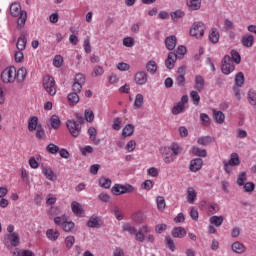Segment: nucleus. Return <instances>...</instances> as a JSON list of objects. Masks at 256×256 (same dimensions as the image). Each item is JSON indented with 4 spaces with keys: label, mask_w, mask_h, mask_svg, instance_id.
I'll list each match as a JSON object with an SVG mask.
<instances>
[{
    "label": "nucleus",
    "mask_w": 256,
    "mask_h": 256,
    "mask_svg": "<svg viewBox=\"0 0 256 256\" xmlns=\"http://www.w3.org/2000/svg\"><path fill=\"white\" fill-rule=\"evenodd\" d=\"M10 15L12 17H18L17 29L21 30L25 27V23H27V11L21 8V4H19V2H13L10 5Z\"/></svg>",
    "instance_id": "nucleus-1"
},
{
    "label": "nucleus",
    "mask_w": 256,
    "mask_h": 256,
    "mask_svg": "<svg viewBox=\"0 0 256 256\" xmlns=\"http://www.w3.org/2000/svg\"><path fill=\"white\" fill-rule=\"evenodd\" d=\"M42 85L48 95H51V97H55V95H57V85L55 84V78L51 76H45L43 78Z\"/></svg>",
    "instance_id": "nucleus-2"
},
{
    "label": "nucleus",
    "mask_w": 256,
    "mask_h": 256,
    "mask_svg": "<svg viewBox=\"0 0 256 256\" xmlns=\"http://www.w3.org/2000/svg\"><path fill=\"white\" fill-rule=\"evenodd\" d=\"M205 29H207V27L202 21L194 22L190 28V35L196 39H201V37L205 35Z\"/></svg>",
    "instance_id": "nucleus-3"
},
{
    "label": "nucleus",
    "mask_w": 256,
    "mask_h": 256,
    "mask_svg": "<svg viewBox=\"0 0 256 256\" xmlns=\"http://www.w3.org/2000/svg\"><path fill=\"white\" fill-rule=\"evenodd\" d=\"M223 165H224V171L225 173H231V171H233L231 168L232 167H239V165H241V159L239 158V154L233 152L230 155V159L229 161L224 160L223 161Z\"/></svg>",
    "instance_id": "nucleus-4"
},
{
    "label": "nucleus",
    "mask_w": 256,
    "mask_h": 256,
    "mask_svg": "<svg viewBox=\"0 0 256 256\" xmlns=\"http://www.w3.org/2000/svg\"><path fill=\"white\" fill-rule=\"evenodd\" d=\"M55 225H60L65 231V233H70V231H73L75 229V223L72 221H67V216H58L54 218Z\"/></svg>",
    "instance_id": "nucleus-5"
},
{
    "label": "nucleus",
    "mask_w": 256,
    "mask_h": 256,
    "mask_svg": "<svg viewBox=\"0 0 256 256\" xmlns=\"http://www.w3.org/2000/svg\"><path fill=\"white\" fill-rule=\"evenodd\" d=\"M133 191H135V188L131 184H115L111 189L112 194L116 196L133 193Z\"/></svg>",
    "instance_id": "nucleus-6"
},
{
    "label": "nucleus",
    "mask_w": 256,
    "mask_h": 256,
    "mask_svg": "<svg viewBox=\"0 0 256 256\" xmlns=\"http://www.w3.org/2000/svg\"><path fill=\"white\" fill-rule=\"evenodd\" d=\"M3 83H15V66L4 69L1 73Z\"/></svg>",
    "instance_id": "nucleus-7"
},
{
    "label": "nucleus",
    "mask_w": 256,
    "mask_h": 256,
    "mask_svg": "<svg viewBox=\"0 0 256 256\" xmlns=\"http://www.w3.org/2000/svg\"><path fill=\"white\" fill-rule=\"evenodd\" d=\"M66 127L72 137L77 138L81 135V124L77 123V121L67 120Z\"/></svg>",
    "instance_id": "nucleus-8"
},
{
    "label": "nucleus",
    "mask_w": 256,
    "mask_h": 256,
    "mask_svg": "<svg viewBox=\"0 0 256 256\" xmlns=\"http://www.w3.org/2000/svg\"><path fill=\"white\" fill-rule=\"evenodd\" d=\"M221 71L224 75H231L235 71V65L231 62V56L226 55L224 57Z\"/></svg>",
    "instance_id": "nucleus-9"
},
{
    "label": "nucleus",
    "mask_w": 256,
    "mask_h": 256,
    "mask_svg": "<svg viewBox=\"0 0 256 256\" xmlns=\"http://www.w3.org/2000/svg\"><path fill=\"white\" fill-rule=\"evenodd\" d=\"M83 85H85V75L77 74L74 78V83L72 84L73 93L79 94L81 89H83Z\"/></svg>",
    "instance_id": "nucleus-10"
},
{
    "label": "nucleus",
    "mask_w": 256,
    "mask_h": 256,
    "mask_svg": "<svg viewBox=\"0 0 256 256\" xmlns=\"http://www.w3.org/2000/svg\"><path fill=\"white\" fill-rule=\"evenodd\" d=\"M19 233L13 232L12 234H7L4 237V243L6 247H9L11 245L12 247H17L19 245Z\"/></svg>",
    "instance_id": "nucleus-11"
},
{
    "label": "nucleus",
    "mask_w": 256,
    "mask_h": 256,
    "mask_svg": "<svg viewBox=\"0 0 256 256\" xmlns=\"http://www.w3.org/2000/svg\"><path fill=\"white\" fill-rule=\"evenodd\" d=\"M134 81L136 85H147L149 81V75L145 71H139L134 75Z\"/></svg>",
    "instance_id": "nucleus-12"
},
{
    "label": "nucleus",
    "mask_w": 256,
    "mask_h": 256,
    "mask_svg": "<svg viewBox=\"0 0 256 256\" xmlns=\"http://www.w3.org/2000/svg\"><path fill=\"white\" fill-rule=\"evenodd\" d=\"M147 233H151V230L149 229V226L144 225L140 227L138 231L136 230V233H134L135 239L139 241V243H143L145 241V234Z\"/></svg>",
    "instance_id": "nucleus-13"
},
{
    "label": "nucleus",
    "mask_w": 256,
    "mask_h": 256,
    "mask_svg": "<svg viewBox=\"0 0 256 256\" xmlns=\"http://www.w3.org/2000/svg\"><path fill=\"white\" fill-rule=\"evenodd\" d=\"M27 79V68L21 67L18 70L15 68V81L23 83Z\"/></svg>",
    "instance_id": "nucleus-14"
},
{
    "label": "nucleus",
    "mask_w": 256,
    "mask_h": 256,
    "mask_svg": "<svg viewBox=\"0 0 256 256\" xmlns=\"http://www.w3.org/2000/svg\"><path fill=\"white\" fill-rule=\"evenodd\" d=\"M102 225L103 222L101 221V218L96 215L91 216L87 222V226L92 229H99Z\"/></svg>",
    "instance_id": "nucleus-15"
},
{
    "label": "nucleus",
    "mask_w": 256,
    "mask_h": 256,
    "mask_svg": "<svg viewBox=\"0 0 256 256\" xmlns=\"http://www.w3.org/2000/svg\"><path fill=\"white\" fill-rule=\"evenodd\" d=\"M203 168V159L196 158L190 161V171L192 173H197V171H201Z\"/></svg>",
    "instance_id": "nucleus-16"
},
{
    "label": "nucleus",
    "mask_w": 256,
    "mask_h": 256,
    "mask_svg": "<svg viewBox=\"0 0 256 256\" xmlns=\"http://www.w3.org/2000/svg\"><path fill=\"white\" fill-rule=\"evenodd\" d=\"M194 89H196V91H199V93H201V91L205 89V78H203V76L201 75L195 76Z\"/></svg>",
    "instance_id": "nucleus-17"
},
{
    "label": "nucleus",
    "mask_w": 256,
    "mask_h": 256,
    "mask_svg": "<svg viewBox=\"0 0 256 256\" xmlns=\"http://www.w3.org/2000/svg\"><path fill=\"white\" fill-rule=\"evenodd\" d=\"M231 249L234 253H237L238 255H243V253L247 251V247L245 246V244L239 241L232 243Z\"/></svg>",
    "instance_id": "nucleus-18"
},
{
    "label": "nucleus",
    "mask_w": 256,
    "mask_h": 256,
    "mask_svg": "<svg viewBox=\"0 0 256 256\" xmlns=\"http://www.w3.org/2000/svg\"><path fill=\"white\" fill-rule=\"evenodd\" d=\"M241 43L243 47H247L248 49H250V47H253V45L255 44V37L251 34H246L242 36Z\"/></svg>",
    "instance_id": "nucleus-19"
},
{
    "label": "nucleus",
    "mask_w": 256,
    "mask_h": 256,
    "mask_svg": "<svg viewBox=\"0 0 256 256\" xmlns=\"http://www.w3.org/2000/svg\"><path fill=\"white\" fill-rule=\"evenodd\" d=\"M165 45H166V49H168V51H173V49H175V47H177V37L175 35L166 37Z\"/></svg>",
    "instance_id": "nucleus-20"
},
{
    "label": "nucleus",
    "mask_w": 256,
    "mask_h": 256,
    "mask_svg": "<svg viewBox=\"0 0 256 256\" xmlns=\"http://www.w3.org/2000/svg\"><path fill=\"white\" fill-rule=\"evenodd\" d=\"M41 169L43 175L46 177V179H48V181H55V179H57V175H55L53 169L47 166H42Z\"/></svg>",
    "instance_id": "nucleus-21"
},
{
    "label": "nucleus",
    "mask_w": 256,
    "mask_h": 256,
    "mask_svg": "<svg viewBox=\"0 0 256 256\" xmlns=\"http://www.w3.org/2000/svg\"><path fill=\"white\" fill-rule=\"evenodd\" d=\"M39 118L36 116H32L28 119V131L30 133H33V131L37 130L39 128Z\"/></svg>",
    "instance_id": "nucleus-22"
},
{
    "label": "nucleus",
    "mask_w": 256,
    "mask_h": 256,
    "mask_svg": "<svg viewBox=\"0 0 256 256\" xmlns=\"http://www.w3.org/2000/svg\"><path fill=\"white\" fill-rule=\"evenodd\" d=\"M171 235L176 239H183L187 236V230L183 227H176L172 230Z\"/></svg>",
    "instance_id": "nucleus-23"
},
{
    "label": "nucleus",
    "mask_w": 256,
    "mask_h": 256,
    "mask_svg": "<svg viewBox=\"0 0 256 256\" xmlns=\"http://www.w3.org/2000/svg\"><path fill=\"white\" fill-rule=\"evenodd\" d=\"M175 61H177V54L170 52L165 60L167 69H173V67H175Z\"/></svg>",
    "instance_id": "nucleus-24"
},
{
    "label": "nucleus",
    "mask_w": 256,
    "mask_h": 256,
    "mask_svg": "<svg viewBox=\"0 0 256 256\" xmlns=\"http://www.w3.org/2000/svg\"><path fill=\"white\" fill-rule=\"evenodd\" d=\"M135 133V126L133 124H127L123 129H122V137L123 139H127V137H131Z\"/></svg>",
    "instance_id": "nucleus-25"
},
{
    "label": "nucleus",
    "mask_w": 256,
    "mask_h": 256,
    "mask_svg": "<svg viewBox=\"0 0 256 256\" xmlns=\"http://www.w3.org/2000/svg\"><path fill=\"white\" fill-rule=\"evenodd\" d=\"M67 99L71 107H75V105H77V103L80 101L79 94H77V92H70Z\"/></svg>",
    "instance_id": "nucleus-26"
},
{
    "label": "nucleus",
    "mask_w": 256,
    "mask_h": 256,
    "mask_svg": "<svg viewBox=\"0 0 256 256\" xmlns=\"http://www.w3.org/2000/svg\"><path fill=\"white\" fill-rule=\"evenodd\" d=\"M60 236L61 233H59L57 229H48L46 231V237L49 239V241H57Z\"/></svg>",
    "instance_id": "nucleus-27"
},
{
    "label": "nucleus",
    "mask_w": 256,
    "mask_h": 256,
    "mask_svg": "<svg viewBox=\"0 0 256 256\" xmlns=\"http://www.w3.org/2000/svg\"><path fill=\"white\" fill-rule=\"evenodd\" d=\"M16 47L18 51H25V48L27 47V37H25L24 34H21L18 38Z\"/></svg>",
    "instance_id": "nucleus-28"
},
{
    "label": "nucleus",
    "mask_w": 256,
    "mask_h": 256,
    "mask_svg": "<svg viewBox=\"0 0 256 256\" xmlns=\"http://www.w3.org/2000/svg\"><path fill=\"white\" fill-rule=\"evenodd\" d=\"M208 38L211 43H214V44L219 43V38H220L219 30H217V28H212L210 30Z\"/></svg>",
    "instance_id": "nucleus-29"
},
{
    "label": "nucleus",
    "mask_w": 256,
    "mask_h": 256,
    "mask_svg": "<svg viewBox=\"0 0 256 256\" xmlns=\"http://www.w3.org/2000/svg\"><path fill=\"white\" fill-rule=\"evenodd\" d=\"M71 209L75 215H83V206L79 202L73 201L71 203Z\"/></svg>",
    "instance_id": "nucleus-30"
},
{
    "label": "nucleus",
    "mask_w": 256,
    "mask_h": 256,
    "mask_svg": "<svg viewBox=\"0 0 256 256\" xmlns=\"http://www.w3.org/2000/svg\"><path fill=\"white\" fill-rule=\"evenodd\" d=\"M146 71L150 73V75H155L157 73V62L155 60H150L146 63Z\"/></svg>",
    "instance_id": "nucleus-31"
},
{
    "label": "nucleus",
    "mask_w": 256,
    "mask_h": 256,
    "mask_svg": "<svg viewBox=\"0 0 256 256\" xmlns=\"http://www.w3.org/2000/svg\"><path fill=\"white\" fill-rule=\"evenodd\" d=\"M187 201L191 204H193L194 201H197V192L195 191V188L189 187L187 189Z\"/></svg>",
    "instance_id": "nucleus-32"
},
{
    "label": "nucleus",
    "mask_w": 256,
    "mask_h": 256,
    "mask_svg": "<svg viewBox=\"0 0 256 256\" xmlns=\"http://www.w3.org/2000/svg\"><path fill=\"white\" fill-rule=\"evenodd\" d=\"M187 5L192 11L201 9V0H187Z\"/></svg>",
    "instance_id": "nucleus-33"
},
{
    "label": "nucleus",
    "mask_w": 256,
    "mask_h": 256,
    "mask_svg": "<svg viewBox=\"0 0 256 256\" xmlns=\"http://www.w3.org/2000/svg\"><path fill=\"white\" fill-rule=\"evenodd\" d=\"M122 230L126 233H129L130 235H135V233H137V228L131 225L129 222H126L122 225Z\"/></svg>",
    "instance_id": "nucleus-34"
},
{
    "label": "nucleus",
    "mask_w": 256,
    "mask_h": 256,
    "mask_svg": "<svg viewBox=\"0 0 256 256\" xmlns=\"http://www.w3.org/2000/svg\"><path fill=\"white\" fill-rule=\"evenodd\" d=\"M245 83V75L243 74V72H238L235 75V87H243Z\"/></svg>",
    "instance_id": "nucleus-35"
},
{
    "label": "nucleus",
    "mask_w": 256,
    "mask_h": 256,
    "mask_svg": "<svg viewBox=\"0 0 256 256\" xmlns=\"http://www.w3.org/2000/svg\"><path fill=\"white\" fill-rule=\"evenodd\" d=\"M172 115H181V113H185V106L179 103H176L171 109Z\"/></svg>",
    "instance_id": "nucleus-36"
},
{
    "label": "nucleus",
    "mask_w": 256,
    "mask_h": 256,
    "mask_svg": "<svg viewBox=\"0 0 256 256\" xmlns=\"http://www.w3.org/2000/svg\"><path fill=\"white\" fill-rule=\"evenodd\" d=\"M211 225H215V227H221L223 225L224 218L223 216H212L209 219Z\"/></svg>",
    "instance_id": "nucleus-37"
},
{
    "label": "nucleus",
    "mask_w": 256,
    "mask_h": 256,
    "mask_svg": "<svg viewBox=\"0 0 256 256\" xmlns=\"http://www.w3.org/2000/svg\"><path fill=\"white\" fill-rule=\"evenodd\" d=\"M213 117L219 124L225 123V114L221 111L213 110Z\"/></svg>",
    "instance_id": "nucleus-38"
},
{
    "label": "nucleus",
    "mask_w": 256,
    "mask_h": 256,
    "mask_svg": "<svg viewBox=\"0 0 256 256\" xmlns=\"http://www.w3.org/2000/svg\"><path fill=\"white\" fill-rule=\"evenodd\" d=\"M198 145L207 146L213 143V138L211 136H202L197 139Z\"/></svg>",
    "instance_id": "nucleus-39"
},
{
    "label": "nucleus",
    "mask_w": 256,
    "mask_h": 256,
    "mask_svg": "<svg viewBox=\"0 0 256 256\" xmlns=\"http://www.w3.org/2000/svg\"><path fill=\"white\" fill-rule=\"evenodd\" d=\"M192 153L196 157H207V150L201 149V148H199L197 146L192 147Z\"/></svg>",
    "instance_id": "nucleus-40"
},
{
    "label": "nucleus",
    "mask_w": 256,
    "mask_h": 256,
    "mask_svg": "<svg viewBox=\"0 0 256 256\" xmlns=\"http://www.w3.org/2000/svg\"><path fill=\"white\" fill-rule=\"evenodd\" d=\"M50 125L52 129H59V127H61V120L59 119V116L53 115L50 118Z\"/></svg>",
    "instance_id": "nucleus-41"
},
{
    "label": "nucleus",
    "mask_w": 256,
    "mask_h": 256,
    "mask_svg": "<svg viewBox=\"0 0 256 256\" xmlns=\"http://www.w3.org/2000/svg\"><path fill=\"white\" fill-rule=\"evenodd\" d=\"M190 99L192 100L193 105H199L201 103V96H199V92L193 90L190 92Z\"/></svg>",
    "instance_id": "nucleus-42"
},
{
    "label": "nucleus",
    "mask_w": 256,
    "mask_h": 256,
    "mask_svg": "<svg viewBox=\"0 0 256 256\" xmlns=\"http://www.w3.org/2000/svg\"><path fill=\"white\" fill-rule=\"evenodd\" d=\"M111 179L107 178V177H101L99 179V185L100 187H102L103 189H110L111 188Z\"/></svg>",
    "instance_id": "nucleus-43"
},
{
    "label": "nucleus",
    "mask_w": 256,
    "mask_h": 256,
    "mask_svg": "<svg viewBox=\"0 0 256 256\" xmlns=\"http://www.w3.org/2000/svg\"><path fill=\"white\" fill-rule=\"evenodd\" d=\"M245 181H247V172H240L236 180L238 187H243Z\"/></svg>",
    "instance_id": "nucleus-44"
},
{
    "label": "nucleus",
    "mask_w": 256,
    "mask_h": 256,
    "mask_svg": "<svg viewBox=\"0 0 256 256\" xmlns=\"http://www.w3.org/2000/svg\"><path fill=\"white\" fill-rule=\"evenodd\" d=\"M170 150L172 151V156L177 157V155H181V151H183V148H181V146H179V144L173 143L170 146Z\"/></svg>",
    "instance_id": "nucleus-45"
},
{
    "label": "nucleus",
    "mask_w": 256,
    "mask_h": 256,
    "mask_svg": "<svg viewBox=\"0 0 256 256\" xmlns=\"http://www.w3.org/2000/svg\"><path fill=\"white\" fill-rule=\"evenodd\" d=\"M230 55H231L230 61H231V59H232V61H233L234 63H236V65H239V63H241V54H239V53L237 52V50H232V51L230 52Z\"/></svg>",
    "instance_id": "nucleus-46"
},
{
    "label": "nucleus",
    "mask_w": 256,
    "mask_h": 256,
    "mask_svg": "<svg viewBox=\"0 0 256 256\" xmlns=\"http://www.w3.org/2000/svg\"><path fill=\"white\" fill-rule=\"evenodd\" d=\"M88 135L91 141H93L96 144L99 143V140H97V129H95V127H90L88 129Z\"/></svg>",
    "instance_id": "nucleus-47"
},
{
    "label": "nucleus",
    "mask_w": 256,
    "mask_h": 256,
    "mask_svg": "<svg viewBox=\"0 0 256 256\" xmlns=\"http://www.w3.org/2000/svg\"><path fill=\"white\" fill-rule=\"evenodd\" d=\"M156 203H157V209L159 211H163L166 207V204H165V198L163 196H158L156 198Z\"/></svg>",
    "instance_id": "nucleus-48"
},
{
    "label": "nucleus",
    "mask_w": 256,
    "mask_h": 256,
    "mask_svg": "<svg viewBox=\"0 0 256 256\" xmlns=\"http://www.w3.org/2000/svg\"><path fill=\"white\" fill-rule=\"evenodd\" d=\"M123 123V119L116 117L113 120L112 129L114 131H121V124Z\"/></svg>",
    "instance_id": "nucleus-49"
},
{
    "label": "nucleus",
    "mask_w": 256,
    "mask_h": 256,
    "mask_svg": "<svg viewBox=\"0 0 256 256\" xmlns=\"http://www.w3.org/2000/svg\"><path fill=\"white\" fill-rule=\"evenodd\" d=\"M36 131V139H45V128H43V125H39Z\"/></svg>",
    "instance_id": "nucleus-50"
},
{
    "label": "nucleus",
    "mask_w": 256,
    "mask_h": 256,
    "mask_svg": "<svg viewBox=\"0 0 256 256\" xmlns=\"http://www.w3.org/2000/svg\"><path fill=\"white\" fill-rule=\"evenodd\" d=\"M46 151H48L51 155H57V153H59V146L50 143L47 147H46Z\"/></svg>",
    "instance_id": "nucleus-51"
},
{
    "label": "nucleus",
    "mask_w": 256,
    "mask_h": 256,
    "mask_svg": "<svg viewBox=\"0 0 256 256\" xmlns=\"http://www.w3.org/2000/svg\"><path fill=\"white\" fill-rule=\"evenodd\" d=\"M242 187L245 193H253L255 191V183L253 182H246Z\"/></svg>",
    "instance_id": "nucleus-52"
},
{
    "label": "nucleus",
    "mask_w": 256,
    "mask_h": 256,
    "mask_svg": "<svg viewBox=\"0 0 256 256\" xmlns=\"http://www.w3.org/2000/svg\"><path fill=\"white\" fill-rule=\"evenodd\" d=\"M14 59L16 63H23L25 61V55L23 54V50H18L14 54Z\"/></svg>",
    "instance_id": "nucleus-53"
},
{
    "label": "nucleus",
    "mask_w": 256,
    "mask_h": 256,
    "mask_svg": "<svg viewBox=\"0 0 256 256\" xmlns=\"http://www.w3.org/2000/svg\"><path fill=\"white\" fill-rule=\"evenodd\" d=\"M185 53H187V48L185 46H179L176 51V59H183L185 56Z\"/></svg>",
    "instance_id": "nucleus-54"
},
{
    "label": "nucleus",
    "mask_w": 256,
    "mask_h": 256,
    "mask_svg": "<svg viewBox=\"0 0 256 256\" xmlns=\"http://www.w3.org/2000/svg\"><path fill=\"white\" fill-rule=\"evenodd\" d=\"M135 109H141L143 107V96L141 94H137L134 101Z\"/></svg>",
    "instance_id": "nucleus-55"
},
{
    "label": "nucleus",
    "mask_w": 256,
    "mask_h": 256,
    "mask_svg": "<svg viewBox=\"0 0 256 256\" xmlns=\"http://www.w3.org/2000/svg\"><path fill=\"white\" fill-rule=\"evenodd\" d=\"M248 101H249L250 105H253V106L256 105V91L255 90L248 91Z\"/></svg>",
    "instance_id": "nucleus-56"
},
{
    "label": "nucleus",
    "mask_w": 256,
    "mask_h": 256,
    "mask_svg": "<svg viewBox=\"0 0 256 256\" xmlns=\"http://www.w3.org/2000/svg\"><path fill=\"white\" fill-rule=\"evenodd\" d=\"M84 117L88 123H93L95 119V114L91 110H85Z\"/></svg>",
    "instance_id": "nucleus-57"
},
{
    "label": "nucleus",
    "mask_w": 256,
    "mask_h": 256,
    "mask_svg": "<svg viewBox=\"0 0 256 256\" xmlns=\"http://www.w3.org/2000/svg\"><path fill=\"white\" fill-rule=\"evenodd\" d=\"M14 255L16 256H35V253L31 250H18L14 252Z\"/></svg>",
    "instance_id": "nucleus-58"
},
{
    "label": "nucleus",
    "mask_w": 256,
    "mask_h": 256,
    "mask_svg": "<svg viewBox=\"0 0 256 256\" xmlns=\"http://www.w3.org/2000/svg\"><path fill=\"white\" fill-rule=\"evenodd\" d=\"M53 65L54 67H57V69H59V67L63 65V56L56 55L53 59Z\"/></svg>",
    "instance_id": "nucleus-59"
},
{
    "label": "nucleus",
    "mask_w": 256,
    "mask_h": 256,
    "mask_svg": "<svg viewBox=\"0 0 256 256\" xmlns=\"http://www.w3.org/2000/svg\"><path fill=\"white\" fill-rule=\"evenodd\" d=\"M116 69H118V71H129V69H131V65H129L125 62H119L116 65Z\"/></svg>",
    "instance_id": "nucleus-60"
},
{
    "label": "nucleus",
    "mask_w": 256,
    "mask_h": 256,
    "mask_svg": "<svg viewBox=\"0 0 256 256\" xmlns=\"http://www.w3.org/2000/svg\"><path fill=\"white\" fill-rule=\"evenodd\" d=\"M171 17L173 21H177L178 19L185 17V12L177 10L171 14Z\"/></svg>",
    "instance_id": "nucleus-61"
},
{
    "label": "nucleus",
    "mask_w": 256,
    "mask_h": 256,
    "mask_svg": "<svg viewBox=\"0 0 256 256\" xmlns=\"http://www.w3.org/2000/svg\"><path fill=\"white\" fill-rule=\"evenodd\" d=\"M165 242L170 251H175V242L170 238V236L165 237Z\"/></svg>",
    "instance_id": "nucleus-62"
},
{
    "label": "nucleus",
    "mask_w": 256,
    "mask_h": 256,
    "mask_svg": "<svg viewBox=\"0 0 256 256\" xmlns=\"http://www.w3.org/2000/svg\"><path fill=\"white\" fill-rule=\"evenodd\" d=\"M124 47H133L135 45V39L133 37H126L123 39Z\"/></svg>",
    "instance_id": "nucleus-63"
},
{
    "label": "nucleus",
    "mask_w": 256,
    "mask_h": 256,
    "mask_svg": "<svg viewBox=\"0 0 256 256\" xmlns=\"http://www.w3.org/2000/svg\"><path fill=\"white\" fill-rule=\"evenodd\" d=\"M154 187V183L152 180H145L142 183V188L145 189V191H151V189Z\"/></svg>",
    "instance_id": "nucleus-64"
}]
</instances>
